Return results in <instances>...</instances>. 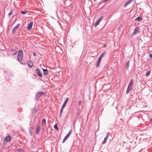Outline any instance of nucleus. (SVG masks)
<instances>
[{
	"instance_id": "nucleus-33",
	"label": "nucleus",
	"mask_w": 152,
	"mask_h": 152,
	"mask_svg": "<svg viewBox=\"0 0 152 152\" xmlns=\"http://www.w3.org/2000/svg\"><path fill=\"white\" fill-rule=\"evenodd\" d=\"M106 46L105 45H104L103 46V47H105Z\"/></svg>"
},
{
	"instance_id": "nucleus-23",
	"label": "nucleus",
	"mask_w": 152,
	"mask_h": 152,
	"mask_svg": "<svg viewBox=\"0 0 152 152\" xmlns=\"http://www.w3.org/2000/svg\"><path fill=\"white\" fill-rule=\"evenodd\" d=\"M142 19V18L141 17L139 16L138 17H137V18H136L135 20H136L137 21H140Z\"/></svg>"
},
{
	"instance_id": "nucleus-30",
	"label": "nucleus",
	"mask_w": 152,
	"mask_h": 152,
	"mask_svg": "<svg viewBox=\"0 0 152 152\" xmlns=\"http://www.w3.org/2000/svg\"><path fill=\"white\" fill-rule=\"evenodd\" d=\"M149 56L150 59L152 58V53H150L149 54Z\"/></svg>"
},
{
	"instance_id": "nucleus-12",
	"label": "nucleus",
	"mask_w": 152,
	"mask_h": 152,
	"mask_svg": "<svg viewBox=\"0 0 152 152\" xmlns=\"http://www.w3.org/2000/svg\"><path fill=\"white\" fill-rule=\"evenodd\" d=\"M33 22H31L29 23L27 27V29L28 30H30L32 28L33 26Z\"/></svg>"
},
{
	"instance_id": "nucleus-5",
	"label": "nucleus",
	"mask_w": 152,
	"mask_h": 152,
	"mask_svg": "<svg viewBox=\"0 0 152 152\" xmlns=\"http://www.w3.org/2000/svg\"><path fill=\"white\" fill-rule=\"evenodd\" d=\"M103 18V17L102 16L101 17H100L99 19H98V20L96 21V22L94 24V26L95 27H96L97 25H98L100 23V22L102 20Z\"/></svg>"
},
{
	"instance_id": "nucleus-37",
	"label": "nucleus",
	"mask_w": 152,
	"mask_h": 152,
	"mask_svg": "<svg viewBox=\"0 0 152 152\" xmlns=\"http://www.w3.org/2000/svg\"><path fill=\"white\" fill-rule=\"evenodd\" d=\"M94 1H96V0H94Z\"/></svg>"
},
{
	"instance_id": "nucleus-29",
	"label": "nucleus",
	"mask_w": 152,
	"mask_h": 152,
	"mask_svg": "<svg viewBox=\"0 0 152 152\" xmlns=\"http://www.w3.org/2000/svg\"><path fill=\"white\" fill-rule=\"evenodd\" d=\"M33 110V112L34 113H37L38 111L37 110L35 107H34Z\"/></svg>"
},
{
	"instance_id": "nucleus-17",
	"label": "nucleus",
	"mask_w": 152,
	"mask_h": 152,
	"mask_svg": "<svg viewBox=\"0 0 152 152\" xmlns=\"http://www.w3.org/2000/svg\"><path fill=\"white\" fill-rule=\"evenodd\" d=\"M68 99H69V98L68 97H67L66 98V99L65 100L64 102V103L63 104L62 106V107L64 108V107H65V106L68 101Z\"/></svg>"
},
{
	"instance_id": "nucleus-16",
	"label": "nucleus",
	"mask_w": 152,
	"mask_h": 152,
	"mask_svg": "<svg viewBox=\"0 0 152 152\" xmlns=\"http://www.w3.org/2000/svg\"><path fill=\"white\" fill-rule=\"evenodd\" d=\"M134 79H132L131 80V81L129 83L128 86L129 87H131L132 88V86L133 83H134Z\"/></svg>"
},
{
	"instance_id": "nucleus-7",
	"label": "nucleus",
	"mask_w": 152,
	"mask_h": 152,
	"mask_svg": "<svg viewBox=\"0 0 152 152\" xmlns=\"http://www.w3.org/2000/svg\"><path fill=\"white\" fill-rule=\"evenodd\" d=\"M35 71L36 72V73L40 77H42L43 75L42 73L41 72L38 68H37V69H36Z\"/></svg>"
},
{
	"instance_id": "nucleus-1",
	"label": "nucleus",
	"mask_w": 152,
	"mask_h": 152,
	"mask_svg": "<svg viewBox=\"0 0 152 152\" xmlns=\"http://www.w3.org/2000/svg\"><path fill=\"white\" fill-rule=\"evenodd\" d=\"M23 53L22 50H19L17 57V60L20 62H21L23 57Z\"/></svg>"
},
{
	"instance_id": "nucleus-3",
	"label": "nucleus",
	"mask_w": 152,
	"mask_h": 152,
	"mask_svg": "<svg viewBox=\"0 0 152 152\" xmlns=\"http://www.w3.org/2000/svg\"><path fill=\"white\" fill-rule=\"evenodd\" d=\"M105 53H104L102 54L98 58L97 63L96 64V67H98L99 66V64L101 62V61L102 59V58L103 57L104 54Z\"/></svg>"
},
{
	"instance_id": "nucleus-14",
	"label": "nucleus",
	"mask_w": 152,
	"mask_h": 152,
	"mask_svg": "<svg viewBox=\"0 0 152 152\" xmlns=\"http://www.w3.org/2000/svg\"><path fill=\"white\" fill-rule=\"evenodd\" d=\"M40 127L39 125H37V127L36 128V132L35 133L36 134H38L39 132V130H40Z\"/></svg>"
},
{
	"instance_id": "nucleus-18",
	"label": "nucleus",
	"mask_w": 152,
	"mask_h": 152,
	"mask_svg": "<svg viewBox=\"0 0 152 152\" xmlns=\"http://www.w3.org/2000/svg\"><path fill=\"white\" fill-rule=\"evenodd\" d=\"M64 107H61V108L60 110V113H59V117L61 118V115L62 113H63V109H64Z\"/></svg>"
},
{
	"instance_id": "nucleus-26",
	"label": "nucleus",
	"mask_w": 152,
	"mask_h": 152,
	"mask_svg": "<svg viewBox=\"0 0 152 152\" xmlns=\"http://www.w3.org/2000/svg\"><path fill=\"white\" fill-rule=\"evenodd\" d=\"M54 128L56 130H58V126L57 124V123L55 124L54 126Z\"/></svg>"
},
{
	"instance_id": "nucleus-13",
	"label": "nucleus",
	"mask_w": 152,
	"mask_h": 152,
	"mask_svg": "<svg viewBox=\"0 0 152 152\" xmlns=\"http://www.w3.org/2000/svg\"><path fill=\"white\" fill-rule=\"evenodd\" d=\"M139 31V28L138 27H136L134 29V32L132 33V34L135 35Z\"/></svg>"
},
{
	"instance_id": "nucleus-25",
	"label": "nucleus",
	"mask_w": 152,
	"mask_h": 152,
	"mask_svg": "<svg viewBox=\"0 0 152 152\" xmlns=\"http://www.w3.org/2000/svg\"><path fill=\"white\" fill-rule=\"evenodd\" d=\"M28 12V11L26 10H24V11H22L21 13L23 15H25Z\"/></svg>"
},
{
	"instance_id": "nucleus-11",
	"label": "nucleus",
	"mask_w": 152,
	"mask_h": 152,
	"mask_svg": "<svg viewBox=\"0 0 152 152\" xmlns=\"http://www.w3.org/2000/svg\"><path fill=\"white\" fill-rule=\"evenodd\" d=\"M132 2V1L131 0H128L125 2L124 7H126L127 6L131 3Z\"/></svg>"
},
{
	"instance_id": "nucleus-36",
	"label": "nucleus",
	"mask_w": 152,
	"mask_h": 152,
	"mask_svg": "<svg viewBox=\"0 0 152 152\" xmlns=\"http://www.w3.org/2000/svg\"><path fill=\"white\" fill-rule=\"evenodd\" d=\"M44 130V128H42V130Z\"/></svg>"
},
{
	"instance_id": "nucleus-32",
	"label": "nucleus",
	"mask_w": 152,
	"mask_h": 152,
	"mask_svg": "<svg viewBox=\"0 0 152 152\" xmlns=\"http://www.w3.org/2000/svg\"><path fill=\"white\" fill-rule=\"evenodd\" d=\"M33 55L34 56H36V53H33Z\"/></svg>"
},
{
	"instance_id": "nucleus-24",
	"label": "nucleus",
	"mask_w": 152,
	"mask_h": 152,
	"mask_svg": "<svg viewBox=\"0 0 152 152\" xmlns=\"http://www.w3.org/2000/svg\"><path fill=\"white\" fill-rule=\"evenodd\" d=\"M32 127H30L29 129V132L30 134V135H31L32 134Z\"/></svg>"
},
{
	"instance_id": "nucleus-31",
	"label": "nucleus",
	"mask_w": 152,
	"mask_h": 152,
	"mask_svg": "<svg viewBox=\"0 0 152 152\" xmlns=\"http://www.w3.org/2000/svg\"><path fill=\"white\" fill-rule=\"evenodd\" d=\"M81 101L80 100L79 101L78 105L80 106L81 104Z\"/></svg>"
},
{
	"instance_id": "nucleus-35",
	"label": "nucleus",
	"mask_w": 152,
	"mask_h": 152,
	"mask_svg": "<svg viewBox=\"0 0 152 152\" xmlns=\"http://www.w3.org/2000/svg\"><path fill=\"white\" fill-rule=\"evenodd\" d=\"M108 0H105L104 1V2H106Z\"/></svg>"
},
{
	"instance_id": "nucleus-10",
	"label": "nucleus",
	"mask_w": 152,
	"mask_h": 152,
	"mask_svg": "<svg viewBox=\"0 0 152 152\" xmlns=\"http://www.w3.org/2000/svg\"><path fill=\"white\" fill-rule=\"evenodd\" d=\"M27 65L30 67H32L33 66V64L31 60H29L27 61Z\"/></svg>"
},
{
	"instance_id": "nucleus-15",
	"label": "nucleus",
	"mask_w": 152,
	"mask_h": 152,
	"mask_svg": "<svg viewBox=\"0 0 152 152\" xmlns=\"http://www.w3.org/2000/svg\"><path fill=\"white\" fill-rule=\"evenodd\" d=\"M44 75L46 76L48 74V71L47 69H42Z\"/></svg>"
},
{
	"instance_id": "nucleus-6",
	"label": "nucleus",
	"mask_w": 152,
	"mask_h": 152,
	"mask_svg": "<svg viewBox=\"0 0 152 152\" xmlns=\"http://www.w3.org/2000/svg\"><path fill=\"white\" fill-rule=\"evenodd\" d=\"M110 135V133H107L106 134V137L104 139V140L102 142V144H104L107 141V140L108 139Z\"/></svg>"
},
{
	"instance_id": "nucleus-19",
	"label": "nucleus",
	"mask_w": 152,
	"mask_h": 152,
	"mask_svg": "<svg viewBox=\"0 0 152 152\" xmlns=\"http://www.w3.org/2000/svg\"><path fill=\"white\" fill-rule=\"evenodd\" d=\"M11 52L13 53H12V55H15L17 53V52L16 50H14V49H12L11 50Z\"/></svg>"
},
{
	"instance_id": "nucleus-21",
	"label": "nucleus",
	"mask_w": 152,
	"mask_h": 152,
	"mask_svg": "<svg viewBox=\"0 0 152 152\" xmlns=\"http://www.w3.org/2000/svg\"><path fill=\"white\" fill-rule=\"evenodd\" d=\"M131 88H131L130 87H129V86L128 87V88H127V90L126 91V94H128L129 93V92L131 90Z\"/></svg>"
},
{
	"instance_id": "nucleus-20",
	"label": "nucleus",
	"mask_w": 152,
	"mask_h": 152,
	"mask_svg": "<svg viewBox=\"0 0 152 152\" xmlns=\"http://www.w3.org/2000/svg\"><path fill=\"white\" fill-rule=\"evenodd\" d=\"M130 61H128L126 64V68L127 69H128V68L129 67V64H130Z\"/></svg>"
},
{
	"instance_id": "nucleus-28",
	"label": "nucleus",
	"mask_w": 152,
	"mask_h": 152,
	"mask_svg": "<svg viewBox=\"0 0 152 152\" xmlns=\"http://www.w3.org/2000/svg\"><path fill=\"white\" fill-rule=\"evenodd\" d=\"M13 11H14L13 10H11V12L9 13V14H8V15L9 16H10L11 15H12L13 14Z\"/></svg>"
},
{
	"instance_id": "nucleus-9",
	"label": "nucleus",
	"mask_w": 152,
	"mask_h": 152,
	"mask_svg": "<svg viewBox=\"0 0 152 152\" xmlns=\"http://www.w3.org/2000/svg\"><path fill=\"white\" fill-rule=\"evenodd\" d=\"M20 25V24L18 23L13 28L12 31V34H14L16 30L19 27Z\"/></svg>"
},
{
	"instance_id": "nucleus-4",
	"label": "nucleus",
	"mask_w": 152,
	"mask_h": 152,
	"mask_svg": "<svg viewBox=\"0 0 152 152\" xmlns=\"http://www.w3.org/2000/svg\"><path fill=\"white\" fill-rule=\"evenodd\" d=\"M72 129H71L70 130L68 133L66 135V136L64 138L63 141L62 143H64L65 141L68 138L69 136H70V134H71L72 132Z\"/></svg>"
},
{
	"instance_id": "nucleus-34",
	"label": "nucleus",
	"mask_w": 152,
	"mask_h": 152,
	"mask_svg": "<svg viewBox=\"0 0 152 152\" xmlns=\"http://www.w3.org/2000/svg\"><path fill=\"white\" fill-rule=\"evenodd\" d=\"M21 63L22 64H26L25 63Z\"/></svg>"
},
{
	"instance_id": "nucleus-8",
	"label": "nucleus",
	"mask_w": 152,
	"mask_h": 152,
	"mask_svg": "<svg viewBox=\"0 0 152 152\" xmlns=\"http://www.w3.org/2000/svg\"><path fill=\"white\" fill-rule=\"evenodd\" d=\"M11 139V137L10 135H8L6 137L4 140V143H5V142H9L10 141Z\"/></svg>"
},
{
	"instance_id": "nucleus-2",
	"label": "nucleus",
	"mask_w": 152,
	"mask_h": 152,
	"mask_svg": "<svg viewBox=\"0 0 152 152\" xmlns=\"http://www.w3.org/2000/svg\"><path fill=\"white\" fill-rule=\"evenodd\" d=\"M45 94V92L43 91H39L37 92L35 96V99L37 101L39 98L42 95Z\"/></svg>"
},
{
	"instance_id": "nucleus-22",
	"label": "nucleus",
	"mask_w": 152,
	"mask_h": 152,
	"mask_svg": "<svg viewBox=\"0 0 152 152\" xmlns=\"http://www.w3.org/2000/svg\"><path fill=\"white\" fill-rule=\"evenodd\" d=\"M151 70L148 71L145 74V76L146 77H148L151 74Z\"/></svg>"
},
{
	"instance_id": "nucleus-27",
	"label": "nucleus",
	"mask_w": 152,
	"mask_h": 152,
	"mask_svg": "<svg viewBox=\"0 0 152 152\" xmlns=\"http://www.w3.org/2000/svg\"><path fill=\"white\" fill-rule=\"evenodd\" d=\"M46 119L45 118L43 119L42 120V125L44 124H46Z\"/></svg>"
},
{
	"instance_id": "nucleus-38",
	"label": "nucleus",
	"mask_w": 152,
	"mask_h": 152,
	"mask_svg": "<svg viewBox=\"0 0 152 152\" xmlns=\"http://www.w3.org/2000/svg\"><path fill=\"white\" fill-rule=\"evenodd\" d=\"M132 0V1H133V0Z\"/></svg>"
}]
</instances>
